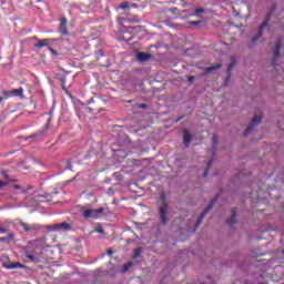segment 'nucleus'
Returning a JSON list of instances; mask_svg holds the SVG:
<instances>
[{"label":"nucleus","mask_w":284,"mask_h":284,"mask_svg":"<svg viewBox=\"0 0 284 284\" xmlns=\"http://www.w3.org/2000/svg\"><path fill=\"white\" fill-rule=\"evenodd\" d=\"M72 230V225L68 222H61L55 224L57 232H70Z\"/></svg>","instance_id":"8"},{"label":"nucleus","mask_w":284,"mask_h":284,"mask_svg":"<svg viewBox=\"0 0 284 284\" xmlns=\"http://www.w3.org/2000/svg\"><path fill=\"white\" fill-rule=\"evenodd\" d=\"M215 70H221V63L215 64V65H213V67L206 68V69H205V72H206V73H210V72H214Z\"/></svg>","instance_id":"18"},{"label":"nucleus","mask_w":284,"mask_h":284,"mask_svg":"<svg viewBox=\"0 0 284 284\" xmlns=\"http://www.w3.org/2000/svg\"><path fill=\"white\" fill-rule=\"evenodd\" d=\"M128 8H130V2L124 1L118 7V10H128Z\"/></svg>","instance_id":"20"},{"label":"nucleus","mask_w":284,"mask_h":284,"mask_svg":"<svg viewBox=\"0 0 284 284\" xmlns=\"http://www.w3.org/2000/svg\"><path fill=\"white\" fill-rule=\"evenodd\" d=\"M54 39H42L39 40L38 43L34 44L36 50H41V48H50V43H52Z\"/></svg>","instance_id":"9"},{"label":"nucleus","mask_w":284,"mask_h":284,"mask_svg":"<svg viewBox=\"0 0 284 284\" xmlns=\"http://www.w3.org/2000/svg\"><path fill=\"white\" fill-rule=\"evenodd\" d=\"M203 12H205V9H203V8H196L195 9V13L193 14L194 17H199V14H201V13H203Z\"/></svg>","instance_id":"24"},{"label":"nucleus","mask_w":284,"mask_h":284,"mask_svg":"<svg viewBox=\"0 0 284 284\" xmlns=\"http://www.w3.org/2000/svg\"><path fill=\"white\" fill-rule=\"evenodd\" d=\"M160 199L162 201V206L159 209V214H160V221L162 225H168V196L165 195V192H162L160 194Z\"/></svg>","instance_id":"1"},{"label":"nucleus","mask_w":284,"mask_h":284,"mask_svg":"<svg viewBox=\"0 0 284 284\" xmlns=\"http://www.w3.org/2000/svg\"><path fill=\"white\" fill-rule=\"evenodd\" d=\"M274 14V9L271 10L264 21L262 22V24L260 26V30L257 33V37L253 38V43H256V39H258V37H263V32L265 31V28H267L270 26V21H272V16Z\"/></svg>","instance_id":"3"},{"label":"nucleus","mask_w":284,"mask_h":284,"mask_svg":"<svg viewBox=\"0 0 284 284\" xmlns=\"http://www.w3.org/2000/svg\"><path fill=\"white\" fill-rule=\"evenodd\" d=\"M3 101V98L2 97H0V103Z\"/></svg>","instance_id":"45"},{"label":"nucleus","mask_w":284,"mask_h":284,"mask_svg":"<svg viewBox=\"0 0 284 284\" xmlns=\"http://www.w3.org/2000/svg\"><path fill=\"white\" fill-rule=\"evenodd\" d=\"M183 141H184L185 148H190V143H192V134L190 133V131L184 130Z\"/></svg>","instance_id":"14"},{"label":"nucleus","mask_w":284,"mask_h":284,"mask_svg":"<svg viewBox=\"0 0 284 284\" xmlns=\"http://www.w3.org/2000/svg\"><path fill=\"white\" fill-rule=\"evenodd\" d=\"M52 112H54V109L49 112L50 116H52Z\"/></svg>","instance_id":"44"},{"label":"nucleus","mask_w":284,"mask_h":284,"mask_svg":"<svg viewBox=\"0 0 284 284\" xmlns=\"http://www.w3.org/2000/svg\"><path fill=\"white\" fill-rule=\"evenodd\" d=\"M281 48H283V44L281 42H278L275 48H274V57H273V61H276V59H278V57H281Z\"/></svg>","instance_id":"15"},{"label":"nucleus","mask_w":284,"mask_h":284,"mask_svg":"<svg viewBox=\"0 0 284 284\" xmlns=\"http://www.w3.org/2000/svg\"><path fill=\"white\" fill-rule=\"evenodd\" d=\"M221 197V193H217L209 203V205L206 206V209L201 213V215L199 216L196 223H195V229L201 226V223H203V219H205V216H207V214L210 213V211L212 210V207H214V205H216V202L219 201V199Z\"/></svg>","instance_id":"2"},{"label":"nucleus","mask_w":284,"mask_h":284,"mask_svg":"<svg viewBox=\"0 0 284 284\" xmlns=\"http://www.w3.org/2000/svg\"><path fill=\"white\" fill-rule=\"evenodd\" d=\"M11 94L12 97H21L23 94V88L12 90Z\"/></svg>","instance_id":"19"},{"label":"nucleus","mask_w":284,"mask_h":284,"mask_svg":"<svg viewBox=\"0 0 284 284\" xmlns=\"http://www.w3.org/2000/svg\"><path fill=\"white\" fill-rule=\"evenodd\" d=\"M98 234H105V231L103 229H97Z\"/></svg>","instance_id":"38"},{"label":"nucleus","mask_w":284,"mask_h":284,"mask_svg":"<svg viewBox=\"0 0 284 284\" xmlns=\"http://www.w3.org/2000/svg\"><path fill=\"white\" fill-rule=\"evenodd\" d=\"M14 240V233H9L8 236H7V241H13Z\"/></svg>","instance_id":"29"},{"label":"nucleus","mask_w":284,"mask_h":284,"mask_svg":"<svg viewBox=\"0 0 284 284\" xmlns=\"http://www.w3.org/2000/svg\"><path fill=\"white\" fill-rule=\"evenodd\" d=\"M9 230L3 227V226H0V234H8Z\"/></svg>","instance_id":"30"},{"label":"nucleus","mask_w":284,"mask_h":284,"mask_svg":"<svg viewBox=\"0 0 284 284\" xmlns=\"http://www.w3.org/2000/svg\"><path fill=\"white\" fill-rule=\"evenodd\" d=\"M3 267H6V270H24L26 265L21 262H13L10 264H3Z\"/></svg>","instance_id":"11"},{"label":"nucleus","mask_w":284,"mask_h":284,"mask_svg":"<svg viewBox=\"0 0 284 284\" xmlns=\"http://www.w3.org/2000/svg\"><path fill=\"white\" fill-rule=\"evenodd\" d=\"M49 52H51V54H53V57H59V52H57V50H54L52 47H48Z\"/></svg>","instance_id":"26"},{"label":"nucleus","mask_w":284,"mask_h":284,"mask_svg":"<svg viewBox=\"0 0 284 284\" xmlns=\"http://www.w3.org/2000/svg\"><path fill=\"white\" fill-rule=\"evenodd\" d=\"M189 81H190L191 83H193V81H194V75H190V77H189Z\"/></svg>","instance_id":"40"},{"label":"nucleus","mask_w":284,"mask_h":284,"mask_svg":"<svg viewBox=\"0 0 284 284\" xmlns=\"http://www.w3.org/2000/svg\"><path fill=\"white\" fill-rule=\"evenodd\" d=\"M67 170H70V172H72V163H70V161H68L67 163Z\"/></svg>","instance_id":"34"},{"label":"nucleus","mask_w":284,"mask_h":284,"mask_svg":"<svg viewBox=\"0 0 284 284\" xmlns=\"http://www.w3.org/2000/svg\"><path fill=\"white\" fill-rule=\"evenodd\" d=\"M45 230H48V232H57V224L47 225Z\"/></svg>","instance_id":"23"},{"label":"nucleus","mask_w":284,"mask_h":284,"mask_svg":"<svg viewBox=\"0 0 284 284\" xmlns=\"http://www.w3.org/2000/svg\"><path fill=\"white\" fill-rule=\"evenodd\" d=\"M67 81L68 78L65 75L60 77V82L62 83V85H65Z\"/></svg>","instance_id":"27"},{"label":"nucleus","mask_w":284,"mask_h":284,"mask_svg":"<svg viewBox=\"0 0 284 284\" xmlns=\"http://www.w3.org/2000/svg\"><path fill=\"white\" fill-rule=\"evenodd\" d=\"M236 216H239V211L236 209H233L232 215L227 220V224L230 225V227H234V225H236Z\"/></svg>","instance_id":"12"},{"label":"nucleus","mask_w":284,"mask_h":284,"mask_svg":"<svg viewBox=\"0 0 284 284\" xmlns=\"http://www.w3.org/2000/svg\"><path fill=\"white\" fill-rule=\"evenodd\" d=\"M0 243H10V242L8 241V237L6 236V237H0Z\"/></svg>","instance_id":"33"},{"label":"nucleus","mask_w":284,"mask_h":284,"mask_svg":"<svg viewBox=\"0 0 284 284\" xmlns=\"http://www.w3.org/2000/svg\"><path fill=\"white\" fill-rule=\"evenodd\" d=\"M133 39H134V36H131L130 38L123 37V40L125 41V43H130V41H132Z\"/></svg>","instance_id":"32"},{"label":"nucleus","mask_w":284,"mask_h":284,"mask_svg":"<svg viewBox=\"0 0 284 284\" xmlns=\"http://www.w3.org/2000/svg\"><path fill=\"white\" fill-rule=\"evenodd\" d=\"M106 254H108V256H112V254H114V250L109 248V250L106 251Z\"/></svg>","instance_id":"36"},{"label":"nucleus","mask_w":284,"mask_h":284,"mask_svg":"<svg viewBox=\"0 0 284 284\" xmlns=\"http://www.w3.org/2000/svg\"><path fill=\"white\" fill-rule=\"evenodd\" d=\"M190 26H201L202 21H190Z\"/></svg>","instance_id":"31"},{"label":"nucleus","mask_w":284,"mask_h":284,"mask_svg":"<svg viewBox=\"0 0 284 284\" xmlns=\"http://www.w3.org/2000/svg\"><path fill=\"white\" fill-rule=\"evenodd\" d=\"M261 123H263V115H255L252 120V124H250L244 131L243 136H247L252 130H254V125H258Z\"/></svg>","instance_id":"6"},{"label":"nucleus","mask_w":284,"mask_h":284,"mask_svg":"<svg viewBox=\"0 0 284 284\" xmlns=\"http://www.w3.org/2000/svg\"><path fill=\"white\" fill-rule=\"evenodd\" d=\"M6 185H7V183L0 180V187H3Z\"/></svg>","instance_id":"41"},{"label":"nucleus","mask_w":284,"mask_h":284,"mask_svg":"<svg viewBox=\"0 0 284 284\" xmlns=\"http://www.w3.org/2000/svg\"><path fill=\"white\" fill-rule=\"evenodd\" d=\"M216 143H219V141L216 140V135L213 136V145L214 148H216Z\"/></svg>","instance_id":"39"},{"label":"nucleus","mask_w":284,"mask_h":284,"mask_svg":"<svg viewBox=\"0 0 284 284\" xmlns=\"http://www.w3.org/2000/svg\"><path fill=\"white\" fill-rule=\"evenodd\" d=\"M237 61L236 58L234 55L231 57V62L229 63L226 73H227V79H230V77H232V70H234V65H236Z\"/></svg>","instance_id":"13"},{"label":"nucleus","mask_w":284,"mask_h":284,"mask_svg":"<svg viewBox=\"0 0 284 284\" xmlns=\"http://www.w3.org/2000/svg\"><path fill=\"white\" fill-rule=\"evenodd\" d=\"M105 212V209L99 207V209H88L82 213V216L84 219H100L101 214Z\"/></svg>","instance_id":"4"},{"label":"nucleus","mask_w":284,"mask_h":284,"mask_svg":"<svg viewBox=\"0 0 284 284\" xmlns=\"http://www.w3.org/2000/svg\"><path fill=\"white\" fill-rule=\"evenodd\" d=\"M183 119V115L179 116L176 120H175V123H179V121H182Z\"/></svg>","instance_id":"42"},{"label":"nucleus","mask_w":284,"mask_h":284,"mask_svg":"<svg viewBox=\"0 0 284 284\" xmlns=\"http://www.w3.org/2000/svg\"><path fill=\"white\" fill-rule=\"evenodd\" d=\"M135 57L140 63H145L152 59V54L145 52H138Z\"/></svg>","instance_id":"10"},{"label":"nucleus","mask_w":284,"mask_h":284,"mask_svg":"<svg viewBox=\"0 0 284 284\" xmlns=\"http://www.w3.org/2000/svg\"><path fill=\"white\" fill-rule=\"evenodd\" d=\"M62 90H64V91L68 90V89L65 88V84H62Z\"/></svg>","instance_id":"43"},{"label":"nucleus","mask_w":284,"mask_h":284,"mask_svg":"<svg viewBox=\"0 0 284 284\" xmlns=\"http://www.w3.org/2000/svg\"><path fill=\"white\" fill-rule=\"evenodd\" d=\"M212 163H214V159L209 160L207 166L204 170L203 176L206 178L210 174V170L212 169Z\"/></svg>","instance_id":"16"},{"label":"nucleus","mask_w":284,"mask_h":284,"mask_svg":"<svg viewBox=\"0 0 284 284\" xmlns=\"http://www.w3.org/2000/svg\"><path fill=\"white\" fill-rule=\"evenodd\" d=\"M19 225L24 230V232H31L32 234H37L39 230H41V225L34 223V224H28L26 222L19 223Z\"/></svg>","instance_id":"5"},{"label":"nucleus","mask_w":284,"mask_h":284,"mask_svg":"<svg viewBox=\"0 0 284 284\" xmlns=\"http://www.w3.org/2000/svg\"><path fill=\"white\" fill-rule=\"evenodd\" d=\"M29 245H31V247H42L43 241H41V240H34V241H31V242L29 243Z\"/></svg>","instance_id":"17"},{"label":"nucleus","mask_w":284,"mask_h":284,"mask_svg":"<svg viewBox=\"0 0 284 284\" xmlns=\"http://www.w3.org/2000/svg\"><path fill=\"white\" fill-rule=\"evenodd\" d=\"M14 190H21V193L24 194L26 190L21 189V185L19 184H13Z\"/></svg>","instance_id":"28"},{"label":"nucleus","mask_w":284,"mask_h":284,"mask_svg":"<svg viewBox=\"0 0 284 284\" xmlns=\"http://www.w3.org/2000/svg\"><path fill=\"white\" fill-rule=\"evenodd\" d=\"M133 263L132 262H128L123 265L122 267V273L125 274V272H128V270H130V267H132Z\"/></svg>","instance_id":"21"},{"label":"nucleus","mask_w":284,"mask_h":284,"mask_svg":"<svg viewBox=\"0 0 284 284\" xmlns=\"http://www.w3.org/2000/svg\"><path fill=\"white\" fill-rule=\"evenodd\" d=\"M58 32L62 37H68V34H70V31H68V18L63 17L60 19V26L58 28Z\"/></svg>","instance_id":"7"},{"label":"nucleus","mask_w":284,"mask_h":284,"mask_svg":"<svg viewBox=\"0 0 284 284\" xmlns=\"http://www.w3.org/2000/svg\"><path fill=\"white\" fill-rule=\"evenodd\" d=\"M141 252H142L141 248H135L132 258H139V256H141Z\"/></svg>","instance_id":"25"},{"label":"nucleus","mask_w":284,"mask_h":284,"mask_svg":"<svg viewBox=\"0 0 284 284\" xmlns=\"http://www.w3.org/2000/svg\"><path fill=\"white\" fill-rule=\"evenodd\" d=\"M140 108H141V110H148V104L142 103V104H140Z\"/></svg>","instance_id":"37"},{"label":"nucleus","mask_w":284,"mask_h":284,"mask_svg":"<svg viewBox=\"0 0 284 284\" xmlns=\"http://www.w3.org/2000/svg\"><path fill=\"white\" fill-rule=\"evenodd\" d=\"M24 256L29 258V261H31L32 263L37 262V257L33 254L24 253Z\"/></svg>","instance_id":"22"},{"label":"nucleus","mask_w":284,"mask_h":284,"mask_svg":"<svg viewBox=\"0 0 284 284\" xmlns=\"http://www.w3.org/2000/svg\"><path fill=\"white\" fill-rule=\"evenodd\" d=\"M48 196H50L49 194H39L38 199H48Z\"/></svg>","instance_id":"35"}]
</instances>
